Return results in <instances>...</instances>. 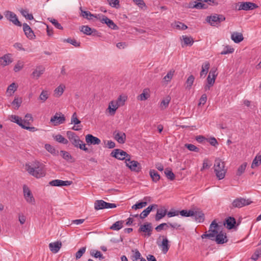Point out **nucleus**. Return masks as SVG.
Returning <instances> with one entry per match:
<instances>
[{
  "mask_svg": "<svg viewBox=\"0 0 261 261\" xmlns=\"http://www.w3.org/2000/svg\"><path fill=\"white\" fill-rule=\"evenodd\" d=\"M48 19L56 28L59 30L63 29V28L61 26V24H60L56 19L53 18H48Z\"/></svg>",
  "mask_w": 261,
  "mask_h": 261,
  "instance_id": "nucleus-58",
  "label": "nucleus"
},
{
  "mask_svg": "<svg viewBox=\"0 0 261 261\" xmlns=\"http://www.w3.org/2000/svg\"><path fill=\"white\" fill-rule=\"evenodd\" d=\"M18 86L15 83H13L10 84L7 88L6 91V94L8 96H11L17 90Z\"/></svg>",
  "mask_w": 261,
  "mask_h": 261,
  "instance_id": "nucleus-30",
  "label": "nucleus"
},
{
  "mask_svg": "<svg viewBox=\"0 0 261 261\" xmlns=\"http://www.w3.org/2000/svg\"><path fill=\"white\" fill-rule=\"evenodd\" d=\"M25 169L30 175L36 178H40L45 175L44 165L38 161L26 164Z\"/></svg>",
  "mask_w": 261,
  "mask_h": 261,
  "instance_id": "nucleus-2",
  "label": "nucleus"
},
{
  "mask_svg": "<svg viewBox=\"0 0 261 261\" xmlns=\"http://www.w3.org/2000/svg\"><path fill=\"white\" fill-rule=\"evenodd\" d=\"M85 141L88 145H99L101 143V141L99 138L91 134H88L85 136Z\"/></svg>",
  "mask_w": 261,
  "mask_h": 261,
  "instance_id": "nucleus-16",
  "label": "nucleus"
},
{
  "mask_svg": "<svg viewBox=\"0 0 261 261\" xmlns=\"http://www.w3.org/2000/svg\"><path fill=\"white\" fill-rule=\"evenodd\" d=\"M214 168L217 177L219 180L223 179L227 171L224 162L219 158L216 159L215 161Z\"/></svg>",
  "mask_w": 261,
  "mask_h": 261,
  "instance_id": "nucleus-4",
  "label": "nucleus"
},
{
  "mask_svg": "<svg viewBox=\"0 0 261 261\" xmlns=\"http://www.w3.org/2000/svg\"><path fill=\"white\" fill-rule=\"evenodd\" d=\"M23 65L24 64L23 62L20 61L17 62V63L15 64L14 67V71L16 72H18L19 71L22 69Z\"/></svg>",
  "mask_w": 261,
  "mask_h": 261,
  "instance_id": "nucleus-63",
  "label": "nucleus"
},
{
  "mask_svg": "<svg viewBox=\"0 0 261 261\" xmlns=\"http://www.w3.org/2000/svg\"><path fill=\"white\" fill-rule=\"evenodd\" d=\"M132 251L134 252L132 257V259L133 261H137L139 259H141V253L137 249L132 250Z\"/></svg>",
  "mask_w": 261,
  "mask_h": 261,
  "instance_id": "nucleus-57",
  "label": "nucleus"
},
{
  "mask_svg": "<svg viewBox=\"0 0 261 261\" xmlns=\"http://www.w3.org/2000/svg\"><path fill=\"white\" fill-rule=\"evenodd\" d=\"M65 86L60 85L56 88L54 91V94L56 97H60L64 92Z\"/></svg>",
  "mask_w": 261,
  "mask_h": 261,
  "instance_id": "nucleus-41",
  "label": "nucleus"
},
{
  "mask_svg": "<svg viewBox=\"0 0 261 261\" xmlns=\"http://www.w3.org/2000/svg\"><path fill=\"white\" fill-rule=\"evenodd\" d=\"M167 215V210L165 207H161L158 209L156 215L155 216V219L156 221H158L164 218Z\"/></svg>",
  "mask_w": 261,
  "mask_h": 261,
  "instance_id": "nucleus-29",
  "label": "nucleus"
},
{
  "mask_svg": "<svg viewBox=\"0 0 261 261\" xmlns=\"http://www.w3.org/2000/svg\"><path fill=\"white\" fill-rule=\"evenodd\" d=\"M111 155L119 160H125V162L129 161L130 158V155L127 153L125 151L119 149H115L111 153Z\"/></svg>",
  "mask_w": 261,
  "mask_h": 261,
  "instance_id": "nucleus-5",
  "label": "nucleus"
},
{
  "mask_svg": "<svg viewBox=\"0 0 261 261\" xmlns=\"http://www.w3.org/2000/svg\"><path fill=\"white\" fill-rule=\"evenodd\" d=\"M181 41V45L182 47L185 46H191L194 43V39L191 36L187 35H182L180 38Z\"/></svg>",
  "mask_w": 261,
  "mask_h": 261,
  "instance_id": "nucleus-17",
  "label": "nucleus"
},
{
  "mask_svg": "<svg viewBox=\"0 0 261 261\" xmlns=\"http://www.w3.org/2000/svg\"><path fill=\"white\" fill-rule=\"evenodd\" d=\"M172 25L173 28H175L179 31H184L188 28L186 25L179 21L175 22Z\"/></svg>",
  "mask_w": 261,
  "mask_h": 261,
  "instance_id": "nucleus-42",
  "label": "nucleus"
},
{
  "mask_svg": "<svg viewBox=\"0 0 261 261\" xmlns=\"http://www.w3.org/2000/svg\"><path fill=\"white\" fill-rule=\"evenodd\" d=\"M67 136L72 144L76 148H79L86 152H88V148L86 144L80 139L79 137L73 132L68 131Z\"/></svg>",
  "mask_w": 261,
  "mask_h": 261,
  "instance_id": "nucleus-3",
  "label": "nucleus"
},
{
  "mask_svg": "<svg viewBox=\"0 0 261 261\" xmlns=\"http://www.w3.org/2000/svg\"><path fill=\"white\" fill-rule=\"evenodd\" d=\"M180 215L183 217H192L194 216V211L193 210H183L179 212Z\"/></svg>",
  "mask_w": 261,
  "mask_h": 261,
  "instance_id": "nucleus-50",
  "label": "nucleus"
},
{
  "mask_svg": "<svg viewBox=\"0 0 261 261\" xmlns=\"http://www.w3.org/2000/svg\"><path fill=\"white\" fill-rule=\"evenodd\" d=\"M158 207V205L153 204L148 206L145 210H144L140 215L139 217L141 219H143L146 218L150 213V212L153 210Z\"/></svg>",
  "mask_w": 261,
  "mask_h": 261,
  "instance_id": "nucleus-26",
  "label": "nucleus"
},
{
  "mask_svg": "<svg viewBox=\"0 0 261 261\" xmlns=\"http://www.w3.org/2000/svg\"><path fill=\"white\" fill-rule=\"evenodd\" d=\"M149 174L152 181L155 182H158L160 179V175L153 169L150 170Z\"/></svg>",
  "mask_w": 261,
  "mask_h": 261,
  "instance_id": "nucleus-37",
  "label": "nucleus"
},
{
  "mask_svg": "<svg viewBox=\"0 0 261 261\" xmlns=\"http://www.w3.org/2000/svg\"><path fill=\"white\" fill-rule=\"evenodd\" d=\"M126 166L132 171L137 173H139L142 169V167L140 164L136 161L130 160L129 158V161L125 162Z\"/></svg>",
  "mask_w": 261,
  "mask_h": 261,
  "instance_id": "nucleus-9",
  "label": "nucleus"
},
{
  "mask_svg": "<svg viewBox=\"0 0 261 261\" xmlns=\"http://www.w3.org/2000/svg\"><path fill=\"white\" fill-rule=\"evenodd\" d=\"M164 173L168 179L171 180L174 179L175 175L170 169L168 168L166 169L164 171Z\"/></svg>",
  "mask_w": 261,
  "mask_h": 261,
  "instance_id": "nucleus-56",
  "label": "nucleus"
},
{
  "mask_svg": "<svg viewBox=\"0 0 261 261\" xmlns=\"http://www.w3.org/2000/svg\"><path fill=\"white\" fill-rule=\"evenodd\" d=\"M54 139L56 140V141L60 143H62L63 144H67L68 143V141L63 136L60 134L56 135L54 137Z\"/></svg>",
  "mask_w": 261,
  "mask_h": 261,
  "instance_id": "nucleus-44",
  "label": "nucleus"
},
{
  "mask_svg": "<svg viewBox=\"0 0 261 261\" xmlns=\"http://www.w3.org/2000/svg\"><path fill=\"white\" fill-rule=\"evenodd\" d=\"M64 41L69 43L76 47H79L80 46V44H81L79 41H77V40H76L75 39H73V38H68L67 39H65L64 40Z\"/></svg>",
  "mask_w": 261,
  "mask_h": 261,
  "instance_id": "nucleus-54",
  "label": "nucleus"
},
{
  "mask_svg": "<svg viewBox=\"0 0 261 261\" xmlns=\"http://www.w3.org/2000/svg\"><path fill=\"white\" fill-rule=\"evenodd\" d=\"M225 17L222 15L215 14L214 15L207 16L206 20L211 25L217 26L221 22L225 20Z\"/></svg>",
  "mask_w": 261,
  "mask_h": 261,
  "instance_id": "nucleus-8",
  "label": "nucleus"
},
{
  "mask_svg": "<svg viewBox=\"0 0 261 261\" xmlns=\"http://www.w3.org/2000/svg\"><path fill=\"white\" fill-rule=\"evenodd\" d=\"M194 217L196 221L198 222H202L204 220V215L202 212L194 211Z\"/></svg>",
  "mask_w": 261,
  "mask_h": 261,
  "instance_id": "nucleus-35",
  "label": "nucleus"
},
{
  "mask_svg": "<svg viewBox=\"0 0 261 261\" xmlns=\"http://www.w3.org/2000/svg\"><path fill=\"white\" fill-rule=\"evenodd\" d=\"M251 203L249 199L242 197L235 199L232 202V207L234 208H241L244 206L248 205Z\"/></svg>",
  "mask_w": 261,
  "mask_h": 261,
  "instance_id": "nucleus-10",
  "label": "nucleus"
},
{
  "mask_svg": "<svg viewBox=\"0 0 261 261\" xmlns=\"http://www.w3.org/2000/svg\"><path fill=\"white\" fill-rule=\"evenodd\" d=\"M118 108H119V107L117 105V103L114 100H112L109 103L107 111L109 112L110 115L113 116L115 115Z\"/></svg>",
  "mask_w": 261,
  "mask_h": 261,
  "instance_id": "nucleus-22",
  "label": "nucleus"
},
{
  "mask_svg": "<svg viewBox=\"0 0 261 261\" xmlns=\"http://www.w3.org/2000/svg\"><path fill=\"white\" fill-rule=\"evenodd\" d=\"M23 192L24 198L27 202L34 205L35 203V198L30 189L25 185L23 187Z\"/></svg>",
  "mask_w": 261,
  "mask_h": 261,
  "instance_id": "nucleus-11",
  "label": "nucleus"
},
{
  "mask_svg": "<svg viewBox=\"0 0 261 261\" xmlns=\"http://www.w3.org/2000/svg\"><path fill=\"white\" fill-rule=\"evenodd\" d=\"M231 39L236 43H239L243 40L244 37L242 34H231Z\"/></svg>",
  "mask_w": 261,
  "mask_h": 261,
  "instance_id": "nucleus-36",
  "label": "nucleus"
},
{
  "mask_svg": "<svg viewBox=\"0 0 261 261\" xmlns=\"http://www.w3.org/2000/svg\"><path fill=\"white\" fill-rule=\"evenodd\" d=\"M45 67L43 65H39L36 67L31 74L32 78L38 79L45 71Z\"/></svg>",
  "mask_w": 261,
  "mask_h": 261,
  "instance_id": "nucleus-15",
  "label": "nucleus"
},
{
  "mask_svg": "<svg viewBox=\"0 0 261 261\" xmlns=\"http://www.w3.org/2000/svg\"><path fill=\"white\" fill-rule=\"evenodd\" d=\"M152 230V226L150 223H146L141 225L139 229V231L146 232L148 237L151 235Z\"/></svg>",
  "mask_w": 261,
  "mask_h": 261,
  "instance_id": "nucleus-23",
  "label": "nucleus"
},
{
  "mask_svg": "<svg viewBox=\"0 0 261 261\" xmlns=\"http://www.w3.org/2000/svg\"><path fill=\"white\" fill-rule=\"evenodd\" d=\"M65 120V117L63 114L61 113H57L51 118L50 121L54 126H57L64 123Z\"/></svg>",
  "mask_w": 261,
  "mask_h": 261,
  "instance_id": "nucleus-12",
  "label": "nucleus"
},
{
  "mask_svg": "<svg viewBox=\"0 0 261 261\" xmlns=\"http://www.w3.org/2000/svg\"><path fill=\"white\" fill-rule=\"evenodd\" d=\"M123 227V221H118L114 223L111 227L110 229L114 230H119Z\"/></svg>",
  "mask_w": 261,
  "mask_h": 261,
  "instance_id": "nucleus-45",
  "label": "nucleus"
},
{
  "mask_svg": "<svg viewBox=\"0 0 261 261\" xmlns=\"http://www.w3.org/2000/svg\"><path fill=\"white\" fill-rule=\"evenodd\" d=\"M170 100L171 98L169 96H167L165 98L162 99L160 105L161 109L162 110L166 109L169 106Z\"/></svg>",
  "mask_w": 261,
  "mask_h": 261,
  "instance_id": "nucleus-39",
  "label": "nucleus"
},
{
  "mask_svg": "<svg viewBox=\"0 0 261 261\" xmlns=\"http://www.w3.org/2000/svg\"><path fill=\"white\" fill-rule=\"evenodd\" d=\"M211 165H212V164H211V163L207 159H205L203 160L202 167L201 169V171H202L205 169H209L210 168V167L211 166Z\"/></svg>",
  "mask_w": 261,
  "mask_h": 261,
  "instance_id": "nucleus-61",
  "label": "nucleus"
},
{
  "mask_svg": "<svg viewBox=\"0 0 261 261\" xmlns=\"http://www.w3.org/2000/svg\"><path fill=\"white\" fill-rule=\"evenodd\" d=\"M71 123L75 125L72 127L73 130H80L82 129V126L78 125L81 123V121L77 118V114L75 112H74L71 116Z\"/></svg>",
  "mask_w": 261,
  "mask_h": 261,
  "instance_id": "nucleus-19",
  "label": "nucleus"
},
{
  "mask_svg": "<svg viewBox=\"0 0 261 261\" xmlns=\"http://www.w3.org/2000/svg\"><path fill=\"white\" fill-rule=\"evenodd\" d=\"M257 7V6L251 2H242L240 3L239 7V10H253L254 9Z\"/></svg>",
  "mask_w": 261,
  "mask_h": 261,
  "instance_id": "nucleus-18",
  "label": "nucleus"
},
{
  "mask_svg": "<svg viewBox=\"0 0 261 261\" xmlns=\"http://www.w3.org/2000/svg\"><path fill=\"white\" fill-rule=\"evenodd\" d=\"M261 256V252H259L257 250H256L254 253L251 256V259L256 261L258 258Z\"/></svg>",
  "mask_w": 261,
  "mask_h": 261,
  "instance_id": "nucleus-64",
  "label": "nucleus"
},
{
  "mask_svg": "<svg viewBox=\"0 0 261 261\" xmlns=\"http://www.w3.org/2000/svg\"><path fill=\"white\" fill-rule=\"evenodd\" d=\"M99 20L102 23H106L107 26L111 29L116 30L118 28L117 25L115 24L112 20L109 19L107 17L103 15H100Z\"/></svg>",
  "mask_w": 261,
  "mask_h": 261,
  "instance_id": "nucleus-14",
  "label": "nucleus"
},
{
  "mask_svg": "<svg viewBox=\"0 0 261 261\" xmlns=\"http://www.w3.org/2000/svg\"><path fill=\"white\" fill-rule=\"evenodd\" d=\"M86 247H83L80 248L79 250L76 252L75 257L76 259L80 258L83 256L86 251Z\"/></svg>",
  "mask_w": 261,
  "mask_h": 261,
  "instance_id": "nucleus-59",
  "label": "nucleus"
},
{
  "mask_svg": "<svg viewBox=\"0 0 261 261\" xmlns=\"http://www.w3.org/2000/svg\"><path fill=\"white\" fill-rule=\"evenodd\" d=\"M150 96L149 89L148 88L144 89L143 92L138 95L137 98L138 100L141 101H144L147 99Z\"/></svg>",
  "mask_w": 261,
  "mask_h": 261,
  "instance_id": "nucleus-34",
  "label": "nucleus"
},
{
  "mask_svg": "<svg viewBox=\"0 0 261 261\" xmlns=\"http://www.w3.org/2000/svg\"><path fill=\"white\" fill-rule=\"evenodd\" d=\"M80 10L81 12V15L85 18H86L88 20H94L95 19L99 20L100 18V14L94 15L91 14L90 12L87 11H84L82 10V7L80 8Z\"/></svg>",
  "mask_w": 261,
  "mask_h": 261,
  "instance_id": "nucleus-20",
  "label": "nucleus"
},
{
  "mask_svg": "<svg viewBox=\"0 0 261 261\" xmlns=\"http://www.w3.org/2000/svg\"><path fill=\"white\" fill-rule=\"evenodd\" d=\"M234 49L233 48L229 45H226L223 50L220 53L221 55H226L229 54H232L233 53Z\"/></svg>",
  "mask_w": 261,
  "mask_h": 261,
  "instance_id": "nucleus-47",
  "label": "nucleus"
},
{
  "mask_svg": "<svg viewBox=\"0 0 261 261\" xmlns=\"http://www.w3.org/2000/svg\"><path fill=\"white\" fill-rule=\"evenodd\" d=\"M185 147L190 151H194L196 152H198L199 151V149L198 147L192 144H186Z\"/></svg>",
  "mask_w": 261,
  "mask_h": 261,
  "instance_id": "nucleus-62",
  "label": "nucleus"
},
{
  "mask_svg": "<svg viewBox=\"0 0 261 261\" xmlns=\"http://www.w3.org/2000/svg\"><path fill=\"white\" fill-rule=\"evenodd\" d=\"M210 64L208 62H204L202 65V69L200 73L201 77H204L208 72Z\"/></svg>",
  "mask_w": 261,
  "mask_h": 261,
  "instance_id": "nucleus-32",
  "label": "nucleus"
},
{
  "mask_svg": "<svg viewBox=\"0 0 261 261\" xmlns=\"http://www.w3.org/2000/svg\"><path fill=\"white\" fill-rule=\"evenodd\" d=\"M150 200V197H145L143 201L137 203L136 204H134L132 206V208L137 210L145 207L147 204L148 201H149Z\"/></svg>",
  "mask_w": 261,
  "mask_h": 261,
  "instance_id": "nucleus-28",
  "label": "nucleus"
},
{
  "mask_svg": "<svg viewBox=\"0 0 261 261\" xmlns=\"http://www.w3.org/2000/svg\"><path fill=\"white\" fill-rule=\"evenodd\" d=\"M126 100V96L120 95L116 100L114 101L116 102L118 106L120 107L124 105Z\"/></svg>",
  "mask_w": 261,
  "mask_h": 261,
  "instance_id": "nucleus-46",
  "label": "nucleus"
},
{
  "mask_svg": "<svg viewBox=\"0 0 261 261\" xmlns=\"http://www.w3.org/2000/svg\"><path fill=\"white\" fill-rule=\"evenodd\" d=\"M174 72L175 71L174 70H170L167 73V75L164 76L163 79L164 81L167 83L170 82L173 76Z\"/></svg>",
  "mask_w": 261,
  "mask_h": 261,
  "instance_id": "nucleus-52",
  "label": "nucleus"
},
{
  "mask_svg": "<svg viewBox=\"0 0 261 261\" xmlns=\"http://www.w3.org/2000/svg\"><path fill=\"white\" fill-rule=\"evenodd\" d=\"M261 164V155H256L253 159L251 164V168H254Z\"/></svg>",
  "mask_w": 261,
  "mask_h": 261,
  "instance_id": "nucleus-43",
  "label": "nucleus"
},
{
  "mask_svg": "<svg viewBox=\"0 0 261 261\" xmlns=\"http://www.w3.org/2000/svg\"><path fill=\"white\" fill-rule=\"evenodd\" d=\"M71 184V181H64L60 179H55L49 182L50 185L56 187L67 186L70 185Z\"/></svg>",
  "mask_w": 261,
  "mask_h": 261,
  "instance_id": "nucleus-21",
  "label": "nucleus"
},
{
  "mask_svg": "<svg viewBox=\"0 0 261 261\" xmlns=\"http://www.w3.org/2000/svg\"><path fill=\"white\" fill-rule=\"evenodd\" d=\"M4 16L8 20L11 22L15 25L18 27H21L22 25L17 15L14 12L9 10L6 11L4 12Z\"/></svg>",
  "mask_w": 261,
  "mask_h": 261,
  "instance_id": "nucleus-6",
  "label": "nucleus"
},
{
  "mask_svg": "<svg viewBox=\"0 0 261 261\" xmlns=\"http://www.w3.org/2000/svg\"><path fill=\"white\" fill-rule=\"evenodd\" d=\"M162 238V241L160 243L159 241H157V244L159 247L161 249L163 253L166 254L170 248L169 244V241L166 237L162 236L159 237V239Z\"/></svg>",
  "mask_w": 261,
  "mask_h": 261,
  "instance_id": "nucleus-13",
  "label": "nucleus"
},
{
  "mask_svg": "<svg viewBox=\"0 0 261 261\" xmlns=\"http://www.w3.org/2000/svg\"><path fill=\"white\" fill-rule=\"evenodd\" d=\"M115 139L120 144H123L126 139V135L123 132H115L114 133Z\"/></svg>",
  "mask_w": 261,
  "mask_h": 261,
  "instance_id": "nucleus-24",
  "label": "nucleus"
},
{
  "mask_svg": "<svg viewBox=\"0 0 261 261\" xmlns=\"http://www.w3.org/2000/svg\"><path fill=\"white\" fill-rule=\"evenodd\" d=\"M223 226L218 224L214 220L210 225L208 233L205 232L201 236L202 239L208 238L212 241H215L218 244H222L227 242L228 239L225 232L222 229Z\"/></svg>",
  "mask_w": 261,
  "mask_h": 261,
  "instance_id": "nucleus-1",
  "label": "nucleus"
},
{
  "mask_svg": "<svg viewBox=\"0 0 261 261\" xmlns=\"http://www.w3.org/2000/svg\"><path fill=\"white\" fill-rule=\"evenodd\" d=\"M48 97L49 94L48 91L46 90H43L41 92L39 98L42 102H44L48 99Z\"/></svg>",
  "mask_w": 261,
  "mask_h": 261,
  "instance_id": "nucleus-51",
  "label": "nucleus"
},
{
  "mask_svg": "<svg viewBox=\"0 0 261 261\" xmlns=\"http://www.w3.org/2000/svg\"><path fill=\"white\" fill-rule=\"evenodd\" d=\"M115 207H116V205L115 203H108L102 200H97L94 202V208L96 210Z\"/></svg>",
  "mask_w": 261,
  "mask_h": 261,
  "instance_id": "nucleus-7",
  "label": "nucleus"
},
{
  "mask_svg": "<svg viewBox=\"0 0 261 261\" xmlns=\"http://www.w3.org/2000/svg\"><path fill=\"white\" fill-rule=\"evenodd\" d=\"M12 62L11 54H6L0 58V65L6 66Z\"/></svg>",
  "mask_w": 261,
  "mask_h": 261,
  "instance_id": "nucleus-25",
  "label": "nucleus"
},
{
  "mask_svg": "<svg viewBox=\"0 0 261 261\" xmlns=\"http://www.w3.org/2000/svg\"><path fill=\"white\" fill-rule=\"evenodd\" d=\"M19 12L27 19L31 20L34 19L33 15L32 14H29V10L28 9H21L19 10Z\"/></svg>",
  "mask_w": 261,
  "mask_h": 261,
  "instance_id": "nucleus-40",
  "label": "nucleus"
},
{
  "mask_svg": "<svg viewBox=\"0 0 261 261\" xmlns=\"http://www.w3.org/2000/svg\"><path fill=\"white\" fill-rule=\"evenodd\" d=\"M62 246V243L60 242H56L50 243L49 244V248L50 250L54 253H57Z\"/></svg>",
  "mask_w": 261,
  "mask_h": 261,
  "instance_id": "nucleus-27",
  "label": "nucleus"
},
{
  "mask_svg": "<svg viewBox=\"0 0 261 261\" xmlns=\"http://www.w3.org/2000/svg\"><path fill=\"white\" fill-rule=\"evenodd\" d=\"M22 101V98L21 97H19L18 96L15 97L14 99L12 102V105L13 106L14 109L18 110L20 107Z\"/></svg>",
  "mask_w": 261,
  "mask_h": 261,
  "instance_id": "nucleus-38",
  "label": "nucleus"
},
{
  "mask_svg": "<svg viewBox=\"0 0 261 261\" xmlns=\"http://www.w3.org/2000/svg\"><path fill=\"white\" fill-rule=\"evenodd\" d=\"M236 223V219L233 217H229L225 220L223 225H227V228L229 229H232Z\"/></svg>",
  "mask_w": 261,
  "mask_h": 261,
  "instance_id": "nucleus-31",
  "label": "nucleus"
},
{
  "mask_svg": "<svg viewBox=\"0 0 261 261\" xmlns=\"http://www.w3.org/2000/svg\"><path fill=\"white\" fill-rule=\"evenodd\" d=\"M90 255L95 258H99L100 260L104 258V257L99 251L92 250L90 251Z\"/></svg>",
  "mask_w": 261,
  "mask_h": 261,
  "instance_id": "nucleus-49",
  "label": "nucleus"
},
{
  "mask_svg": "<svg viewBox=\"0 0 261 261\" xmlns=\"http://www.w3.org/2000/svg\"><path fill=\"white\" fill-rule=\"evenodd\" d=\"M194 80H195V77L192 75H191L190 76H189L188 77V78L187 79L186 82V89H191V88L194 83Z\"/></svg>",
  "mask_w": 261,
  "mask_h": 261,
  "instance_id": "nucleus-48",
  "label": "nucleus"
},
{
  "mask_svg": "<svg viewBox=\"0 0 261 261\" xmlns=\"http://www.w3.org/2000/svg\"><path fill=\"white\" fill-rule=\"evenodd\" d=\"M60 153H61V154L62 155L63 158L64 159L66 160V161H69L72 159V156L68 152L66 151L61 150L60 151Z\"/></svg>",
  "mask_w": 261,
  "mask_h": 261,
  "instance_id": "nucleus-60",
  "label": "nucleus"
},
{
  "mask_svg": "<svg viewBox=\"0 0 261 261\" xmlns=\"http://www.w3.org/2000/svg\"><path fill=\"white\" fill-rule=\"evenodd\" d=\"M33 121L32 116L31 114H27L25 116V119L23 120V124L29 125L30 123Z\"/></svg>",
  "mask_w": 261,
  "mask_h": 261,
  "instance_id": "nucleus-53",
  "label": "nucleus"
},
{
  "mask_svg": "<svg viewBox=\"0 0 261 261\" xmlns=\"http://www.w3.org/2000/svg\"><path fill=\"white\" fill-rule=\"evenodd\" d=\"M247 165V163H244L241 165L239 166L238 169L237 175L238 176H241L245 171L246 166Z\"/></svg>",
  "mask_w": 261,
  "mask_h": 261,
  "instance_id": "nucleus-55",
  "label": "nucleus"
},
{
  "mask_svg": "<svg viewBox=\"0 0 261 261\" xmlns=\"http://www.w3.org/2000/svg\"><path fill=\"white\" fill-rule=\"evenodd\" d=\"M9 120L14 123H16L18 125L22 127L23 126V120L18 116L15 115H11L9 116Z\"/></svg>",
  "mask_w": 261,
  "mask_h": 261,
  "instance_id": "nucleus-33",
  "label": "nucleus"
}]
</instances>
